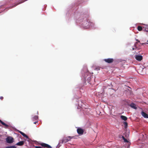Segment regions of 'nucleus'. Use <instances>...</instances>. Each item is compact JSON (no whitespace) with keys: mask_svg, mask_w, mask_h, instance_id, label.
I'll return each mask as SVG.
<instances>
[{"mask_svg":"<svg viewBox=\"0 0 148 148\" xmlns=\"http://www.w3.org/2000/svg\"><path fill=\"white\" fill-rule=\"evenodd\" d=\"M3 97L1 96L0 97V99L1 100H2L3 99Z\"/></svg>","mask_w":148,"mask_h":148,"instance_id":"obj_22","label":"nucleus"},{"mask_svg":"<svg viewBox=\"0 0 148 148\" xmlns=\"http://www.w3.org/2000/svg\"><path fill=\"white\" fill-rule=\"evenodd\" d=\"M26 0H25L24 1H22V2H20V3H19L17 4H16V5H14V6H16L17 5H18V4L19 3H23V2H24L25 1H26Z\"/></svg>","mask_w":148,"mask_h":148,"instance_id":"obj_21","label":"nucleus"},{"mask_svg":"<svg viewBox=\"0 0 148 148\" xmlns=\"http://www.w3.org/2000/svg\"><path fill=\"white\" fill-rule=\"evenodd\" d=\"M46 147H47L48 148H51V147L49 145H48L47 144Z\"/></svg>","mask_w":148,"mask_h":148,"instance_id":"obj_19","label":"nucleus"},{"mask_svg":"<svg viewBox=\"0 0 148 148\" xmlns=\"http://www.w3.org/2000/svg\"><path fill=\"white\" fill-rule=\"evenodd\" d=\"M122 138L123 140L125 142L128 143L129 142L128 141L127 139H126L124 136H122Z\"/></svg>","mask_w":148,"mask_h":148,"instance_id":"obj_13","label":"nucleus"},{"mask_svg":"<svg viewBox=\"0 0 148 148\" xmlns=\"http://www.w3.org/2000/svg\"><path fill=\"white\" fill-rule=\"evenodd\" d=\"M89 73L87 71L86 72L85 74H84V77L85 79H87L89 81L91 80V78L90 77H88L89 76H90L89 75Z\"/></svg>","mask_w":148,"mask_h":148,"instance_id":"obj_3","label":"nucleus"},{"mask_svg":"<svg viewBox=\"0 0 148 148\" xmlns=\"http://www.w3.org/2000/svg\"><path fill=\"white\" fill-rule=\"evenodd\" d=\"M144 43H142V44L143 45V44H144Z\"/></svg>","mask_w":148,"mask_h":148,"instance_id":"obj_28","label":"nucleus"},{"mask_svg":"<svg viewBox=\"0 0 148 148\" xmlns=\"http://www.w3.org/2000/svg\"><path fill=\"white\" fill-rule=\"evenodd\" d=\"M104 61L105 62H106L108 63H112L113 62L114 60L112 58H108V59H105L104 60Z\"/></svg>","mask_w":148,"mask_h":148,"instance_id":"obj_6","label":"nucleus"},{"mask_svg":"<svg viewBox=\"0 0 148 148\" xmlns=\"http://www.w3.org/2000/svg\"><path fill=\"white\" fill-rule=\"evenodd\" d=\"M123 124L125 127L126 128L127 126V123L126 122H125L123 123Z\"/></svg>","mask_w":148,"mask_h":148,"instance_id":"obj_16","label":"nucleus"},{"mask_svg":"<svg viewBox=\"0 0 148 148\" xmlns=\"http://www.w3.org/2000/svg\"><path fill=\"white\" fill-rule=\"evenodd\" d=\"M0 122L1 123L2 125H3L5 126V127H8L9 126L8 125L6 124L4 122L2 121L0 119Z\"/></svg>","mask_w":148,"mask_h":148,"instance_id":"obj_12","label":"nucleus"},{"mask_svg":"<svg viewBox=\"0 0 148 148\" xmlns=\"http://www.w3.org/2000/svg\"><path fill=\"white\" fill-rule=\"evenodd\" d=\"M24 144V141H20L16 144V145L18 146H22Z\"/></svg>","mask_w":148,"mask_h":148,"instance_id":"obj_9","label":"nucleus"},{"mask_svg":"<svg viewBox=\"0 0 148 148\" xmlns=\"http://www.w3.org/2000/svg\"><path fill=\"white\" fill-rule=\"evenodd\" d=\"M137 42H136L134 45V47L136 48H138L137 47Z\"/></svg>","mask_w":148,"mask_h":148,"instance_id":"obj_20","label":"nucleus"},{"mask_svg":"<svg viewBox=\"0 0 148 148\" xmlns=\"http://www.w3.org/2000/svg\"><path fill=\"white\" fill-rule=\"evenodd\" d=\"M38 116H37L36 115L34 116L33 119H34L35 120H36L38 119Z\"/></svg>","mask_w":148,"mask_h":148,"instance_id":"obj_18","label":"nucleus"},{"mask_svg":"<svg viewBox=\"0 0 148 148\" xmlns=\"http://www.w3.org/2000/svg\"><path fill=\"white\" fill-rule=\"evenodd\" d=\"M19 133L24 137L26 138H28V136L26 135L24 133L21 131H20Z\"/></svg>","mask_w":148,"mask_h":148,"instance_id":"obj_10","label":"nucleus"},{"mask_svg":"<svg viewBox=\"0 0 148 148\" xmlns=\"http://www.w3.org/2000/svg\"><path fill=\"white\" fill-rule=\"evenodd\" d=\"M38 123V121L35 122L34 123L35 124H36V123Z\"/></svg>","mask_w":148,"mask_h":148,"instance_id":"obj_25","label":"nucleus"},{"mask_svg":"<svg viewBox=\"0 0 148 148\" xmlns=\"http://www.w3.org/2000/svg\"><path fill=\"white\" fill-rule=\"evenodd\" d=\"M141 114L144 118H148V115L145 112L143 111L141 112Z\"/></svg>","mask_w":148,"mask_h":148,"instance_id":"obj_7","label":"nucleus"},{"mask_svg":"<svg viewBox=\"0 0 148 148\" xmlns=\"http://www.w3.org/2000/svg\"><path fill=\"white\" fill-rule=\"evenodd\" d=\"M77 132L79 134L82 135L84 133V130L81 128H78L77 129Z\"/></svg>","mask_w":148,"mask_h":148,"instance_id":"obj_5","label":"nucleus"},{"mask_svg":"<svg viewBox=\"0 0 148 148\" xmlns=\"http://www.w3.org/2000/svg\"><path fill=\"white\" fill-rule=\"evenodd\" d=\"M121 118L122 120L125 121H126L127 119V118L126 116L123 115L121 116Z\"/></svg>","mask_w":148,"mask_h":148,"instance_id":"obj_11","label":"nucleus"},{"mask_svg":"<svg viewBox=\"0 0 148 148\" xmlns=\"http://www.w3.org/2000/svg\"><path fill=\"white\" fill-rule=\"evenodd\" d=\"M5 148H16L14 146H11L6 147Z\"/></svg>","mask_w":148,"mask_h":148,"instance_id":"obj_15","label":"nucleus"},{"mask_svg":"<svg viewBox=\"0 0 148 148\" xmlns=\"http://www.w3.org/2000/svg\"><path fill=\"white\" fill-rule=\"evenodd\" d=\"M129 106L134 109H136L137 108V107L136 106L135 104L134 103H131L130 105H129Z\"/></svg>","mask_w":148,"mask_h":148,"instance_id":"obj_8","label":"nucleus"},{"mask_svg":"<svg viewBox=\"0 0 148 148\" xmlns=\"http://www.w3.org/2000/svg\"><path fill=\"white\" fill-rule=\"evenodd\" d=\"M136 40L138 42H140V41L138 39Z\"/></svg>","mask_w":148,"mask_h":148,"instance_id":"obj_26","label":"nucleus"},{"mask_svg":"<svg viewBox=\"0 0 148 148\" xmlns=\"http://www.w3.org/2000/svg\"><path fill=\"white\" fill-rule=\"evenodd\" d=\"M72 138V137L71 136H68L64 138L62 140L59 141L58 145H60L61 144L63 143H66L70 141Z\"/></svg>","mask_w":148,"mask_h":148,"instance_id":"obj_1","label":"nucleus"},{"mask_svg":"<svg viewBox=\"0 0 148 148\" xmlns=\"http://www.w3.org/2000/svg\"><path fill=\"white\" fill-rule=\"evenodd\" d=\"M137 49V48H136L134 47H133L132 49L133 50H134L135 49Z\"/></svg>","mask_w":148,"mask_h":148,"instance_id":"obj_24","label":"nucleus"},{"mask_svg":"<svg viewBox=\"0 0 148 148\" xmlns=\"http://www.w3.org/2000/svg\"><path fill=\"white\" fill-rule=\"evenodd\" d=\"M97 69V70H99V68H98V69Z\"/></svg>","mask_w":148,"mask_h":148,"instance_id":"obj_27","label":"nucleus"},{"mask_svg":"<svg viewBox=\"0 0 148 148\" xmlns=\"http://www.w3.org/2000/svg\"><path fill=\"white\" fill-rule=\"evenodd\" d=\"M135 58L137 60L140 61L143 59V57L141 55H136L135 56Z\"/></svg>","mask_w":148,"mask_h":148,"instance_id":"obj_4","label":"nucleus"},{"mask_svg":"<svg viewBox=\"0 0 148 148\" xmlns=\"http://www.w3.org/2000/svg\"><path fill=\"white\" fill-rule=\"evenodd\" d=\"M47 144L45 143H42L41 145L42 147H46Z\"/></svg>","mask_w":148,"mask_h":148,"instance_id":"obj_17","label":"nucleus"},{"mask_svg":"<svg viewBox=\"0 0 148 148\" xmlns=\"http://www.w3.org/2000/svg\"><path fill=\"white\" fill-rule=\"evenodd\" d=\"M144 31H145L147 32H148V28L145 29Z\"/></svg>","mask_w":148,"mask_h":148,"instance_id":"obj_23","label":"nucleus"},{"mask_svg":"<svg viewBox=\"0 0 148 148\" xmlns=\"http://www.w3.org/2000/svg\"><path fill=\"white\" fill-rule=\"evenodd\" d=\"M138 30L139 31H141L142 30V27L140 26H138L137 27Z\"/></svg>","mask_w":148,"mask_h":148,"instance_id":"obj_14","label":"nucleus"},{"mask_svg":"<svg viewBox=\"0 0 148 148\" xmlns=\"http://www.w3.org/2000/svg\"><path fill=\"white\" fill-rule=\"evenodd\" d=\"M6 140L7 142L8 143H11L14 142V138L11 136L8 137Z\"/></svg>","mask_w":148,"mask_h":148,"instance_id":"obj_2","label":"nucleus"}]
</instances>
